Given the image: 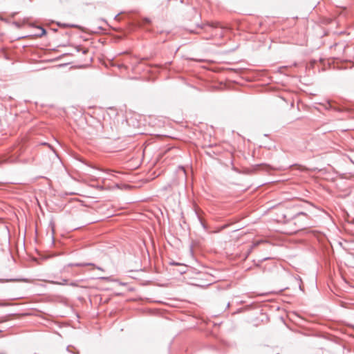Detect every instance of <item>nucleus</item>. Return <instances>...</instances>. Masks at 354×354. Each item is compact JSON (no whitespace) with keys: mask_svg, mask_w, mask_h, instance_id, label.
I'll list each match as a JSON object with an SVG mask.
<instances>
[{"mask_svg":"<svg viewBox=\"0 0 354 354\" xmlns=\"http://www.w3.org/2000/svg\"><path fill=\"white\" fill-rule=\"evenodd\" d=\"M207 25L214 27V28L220 27V24L218 22L207 23Z\"/></svg>","mask_w":354,"mask_h":354,"instance_id":"1","label":"nucleus"},{"mask_svg":"<svg viewBox=\"0 0 354 354\" xmlns=\"http://www.w3.org/2000/svg\"><path fill=\"white\" fill-rule=\"evenodd\" d=\"M40 32L38 33V35L42 36L46 34V30L42 28H39Z\"/></svg>","mask_w":354,"mask_h":354,"instance_id":"2","label":"nucleus"},{"mask_svg":"<svg viewBox=\"0 0 354 354\" xmlns=\"http://www.w3.org/2000/svg\"><path fill=\"white\" fill-rule=\"evenodd\" d=\"M66 281H67L64 279L63 283H58V282H56V283L52 282V283H57V284H66Z\"/></svg>","mask_w":354,"mask_h":354,"instance_id":"3","label":"nucleus"}]
</instances>
